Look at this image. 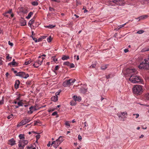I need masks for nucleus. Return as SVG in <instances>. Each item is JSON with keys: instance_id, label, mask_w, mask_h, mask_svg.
<instances>
[{"instance_id": "1", "label": "nucleus", "mask_w": 149, "mask_h": 149, "mask_svg": "<svg viewBox=\"0 0 149 149\" xmlns=\"http://www.w3.org/2000/svg\"><path fill=\"white\" fill-rule=\"evenodd\" d=\"M133 91L134 93L139 95L141 94L143 91V86L140 85H135L133 87Z\"/></svg>"}, {"instance_id": "2", "label": "nucleus", "mask_w": 149, "mask_h": 149, "mask_svg": "<svg viewBox=\"0 0 149 149\" xmlns=\"http://www.w3.org/2000/svg\"><path fill=\"white\" fill-rule=\"evenodd\" d=\"M130 77L129 80L131 82L133 83H136L140 82L141 80V78L138 76L133 75L132 74L130 76Z\"/></svg>"}, {"instance_id": "3", "label": "nucleus", "mask_w": 149, "mask_h": 149, "mask_svg": "<svg viewBox=\"0 0 149 149\" xmlns=\"http://www.w3.org/2000/svg\"><path fill=\"white\" fill-rule=\"evenodd\" d=\"M76 80L75 79H70L65 81L63 83V85L65 87H67L70 86L72 85L75 82Z\"/></svg>"}, {"instance_id": "4", "label": "nucleus", "mask_w": 149, "mask_h": 149, "mask_svg": "<svg viewBox=\"0 0 149 149\" xmlns=\"http://www.w3.org/2000/svg\"><path fill=\"white\" fill-rule=\"evenodd\" d=\"M29 143L28 140H20L19 142L18 146L20 149H23L25 146Z\"/></svg>"}, {"instance_id": "5", "label": "nucleus", "mask_w": 149, "mask_h": 149, "mask_svg": "<svg viewBox=\"0 0 149 149\" xmlns=\"http://www.w3.org/2000/svg\"><path fill=\"white\" fill-rule=\"evenodd\" d=\"M127 115V113L126 111L122 112L118 114L119 119L121 121L125 120Z\"/></svg>"}, {"instance_id": "6", "label": "nucleus", "mask_w": 149, "mask_h": 149, "mask_svg": "<svg viewBox=\"0 0 149 149\" xmlns=\"http://www.w3.org/2000/svg\"><path fill=\"white\" fill-rule=\"evenodd\" d=\"M16 75L24 79H26L29 76L28 74L26 73L25 72H19L17 73Z\"/></svg>"}, {"instance_id": "7", "label": "nucleus", "mask_w": 149, "mask_h": 149, "mask_svg": "<svg viewBox=\"0 0 149 149\" xmlns=\"http://www.w3.org/2000/svg\"><path fill=\"white\" fill-rule=\"evenodd\" d=\"M44 58H42L41 59H39L38 60H37L33 64V66L35 68H38L40 65H41Z\"/></svg>"}, {"instance_id": "8", "label": "nucleus", "mask_w": 149, "mask_h": 149, "mask_svg": "<svg viewBox=\"0 0 149 149\" xmlns=\"http://www.w3.org/2000/svg\"><path fill=\"white\" fill-rule=\"evenodd\" d=\"M148 66V64H147L145 61L144 63L142 62L140 63L138 67L140 69H149V68Z\"/></svg>"}, {"instance_id": "9", "label": "nucleus", "mask_w": 149, "mask_h": 149, "mask_svg": "<svg viewBox=\"0 0 149 149\" xmlns=\"http://www.w3.org/2000/svg\"><path fill=\"white\" fill-rule=\"evenodd\" d=\"M61 144L57 140L55 141H53L51 145H53V147L55 148H56L58 146Z\"/></svg>"}, {"instance_id": "10", "label": "nucleus", "mask_w": 149, "mask_h": 149, "mask_svg": "<svg viewBox=\"0 0 149 149\" xmlns=\"http://www.w3.org/2000/svg\"><path fill=\"white\" fill-rule=\"evenodd\" d=\"M113 2L116 4L117 5L121 6L123 4V0H114Z\"/></svg>"}, {"instance_id": "11", "label": "nucleus", "mask_w": 149, "mask_h": 149, "mask_svg": "<svg viewBox=\"0 0 149 149\" xmlns=\"http://www.w3.org/2000/svg\"><path fill=\"white\" fill-rule=\"evenodd\" d=\"M29 110L28 111V113L29 114H31L33 112L36 110V108L35 107L31 106V107L29 108Z\"/></svg>"}, {"instance_id": "12", "label": "nucleus", "mask_w": 149, "mask_h": 149, "mask_svg": "<svg viewBox=\"0 0 149 149\" xmlns=\"http://www.w3.org/2000/svg\"><path fill=\"white\" fill-rule=\"evenodd\" d=\"M60 92H57L56 93V95L53 96L51 98L52 100L54 102H56L58 100L57 95H59Z\"/></svg>"}, {"instance_id": "13", "label": "nucleus", "mask_w": 149, "mask_h": 149, "mask_svg": "<svg viewBox=\"0 0 149 149\" xmlns=\"http://www.w3.org/2000/svg\"><path fill=\"white\" fill-rule=\"evenodd\" d=\"M25 120H22L21 122L19 123L17 125V127H19L22 125H24L26 124V121H25Z\"/></svg>"}, {"instance_id": "14", "label": "nucleus", "mask_w": 149, "mask_h": 149, "mask_svg": "<svg viewBox=\"0 0 149 149\" xmlns=\"http://www.w3.org/2000/svg\"><path fill=\"white\" fill-rule=\"evenodd\" d=\"M72 98L75 101H80L81 100V97L79 96L77 97L76 96L74 95Z\"/></svg>"}, {"instance_id": "15", "label": "nucleus", "mask_w": 149, "mask_h": 149, "mask_svg": "<svg viewBox=\"0 0 149 149\" xmlns=\"http://www.w3.org/2000/svg\"><path fill=\"white\" fill-rule=\"evenodd\" d=\"M15 141L13 139H12L9 141L8 144L11 145L13 146L15 144Z\"/></svg>"}, {"instance_id": "16", "label": "nucleus", "mask_w": 149, "mask_h": 149, "mask_svg": "<svg viewBox=\"0 0 149 149\" xmlns=\"http://www.w3.org/2000/svg\"><path fill=\"white\" fill-rule=\"evenodd\" d=\"M148 17V16L147 15H143L140 16L137 19H139V21L140 20L145 19Z\"/></svg>"}, {"instance_id": "17", "label": "nucleus", "mask_w": 149, "mask_h": 149, "mask_svg": "<svg viewBox=\"0 0 149 149\" xmlns=\"http://www.w3.org/2000/svg\"><path fill=\"white\" fill-rule=\"evenodd\" d=\"M35 21L34 19H31L29 21L28 23V25L31 28H32V25L34 22Z\"/></svg>"}, {"instance_id": "18", "label": "nucleus", "mask_w": 149, "mask_h": 149, "mask_svg": "<svg viewBox=\"0 0 149 149\" xmlns=\"http://www.w3.org/2000/svg\"><path fill=\"white\" fill-rule=\"evenodd\" d=\"M20 83L19 80H17L15 81V86L16 88H17L19 87V86Z\"/></svg>"}, {"instance_id": "19", "label": "nucleus", "mask_w": 149, "mask_h": 149, "mask_svg": "<svg viewBox=\"0 0 149 149\" xmlns=\"http://www.w3.org/2000/svg\"><path fill=\"white\" fill-rule=\"evenodd\" d=\"M136 69H129L127 70V71L129 72V73L131 74L132 73H135L136 72Z\"/></svg>"}, {"instance_id": "20", "label": "nucleus", "mask_w": 149, "mask_h": 149, "mask_svg": "<svg viewBox=\"0 0 149 149\" xmlns=\"http://www.w3.org/2000/svg\"><path fill=\"white\" fill-rule=\"evenodd\" d=\"M8 64H11L13 66H16L17 65V63L15 61V59H13V61L9 63Z\"/></svg>"}, {"instance_id": "21", "label": "nucleus", "mask_w": 149, "mask_h": 149, "mask_svg": "<svg viewBox=\"0 0 149 149\" xmlns=\"http://www.w3.org/2000/svg\"><path fill=\"white\" fill-rule=\"evenodd\" d=\"M60 143H61L63 141V139L62 136H60L58 139H56Z\"/></svg>"}, {"instance_id": "22", "label": "nucleus", "mask_w": 149, "mask_h": 149, "mask_svg": "<svg viewBox=\"0 0 149 149\" xmlns=\"http://www.w3.org/2000/svg\"><path fill=\"white\" fill-rule=\"evenodd\" d=\"M70 122L68 121H66L65 122V126L66 127L68 128L70 127V125L69 123Z\"/></svg>"}, {"instance_id": "23", "label": "nucleus", "mask_w": 149, "mask_h": 149, "mask_svg": "<svg viewBox=\"0 0 149 149\" xmlns=\"http://www.w3.org/2000/svg\"><path fill=\"white\" fill-rule=\"evenodd\" d=\"M69 56L65 55H64L62 56V57L61 58V59L63 60H65L69 59Z\"/></svg>"}, {"instance_id": "24", "label": "nucleus", "mask_w": 149, "mask_h": 149, "mask_svg": "<svg viewBox=\"0 0 149 149\" xmlns=\"http://www.w3.org/2000/svg\"><path fill=\"white\" fill-rule=\"evenodd\" d=\"M19 137L20 140L24 139L25 137L24 135L23 134H20L19 135Z\"/></svg>"}, {"instance_id": "25", "label": "nucleus", "mask_w": 149, "mask_h": 149, "mask_svg": "<svg viewBox=\"0 0 149 149\" xmlns=\"http://www.w3.org/2000/svg\"><path fill=\"white\" fill-rule=\"evenodd\" d=\"M127 22L126 23L120 25L119 27H117V28H116L115 30L117 31L120 28L123 27L125 25L127 24Z\"/></svg>"}, {"instance_id": "26", "label": "nucleus", "mask_w": 149, "mask_h": 149, "mask_svg": "<svg viewBox=\"0 0 149 149\" xmlns=\"http://www.w3.org/2000/svg\"><path fill=\"white\" fill-rule=\"evenodd\" d=\"M80 91L81 93H84L87 91V90L84 88H82L80 89Z\"/></svg>"}, {"instance_id": "27", "label": "nucleus", "mask_w": 149, "mask_h": 149, "mask_svg": "<svg viewBox=\"0 0 149 149\" xmlns=\"http://www.w3.org/2000/svg\"><path fill=\"white\" fill-rule=\"evenodd\" d=\"M33 13L32 12H30L28 14V16L26 17V18L27 19H29L31 16L33 15Z\"/></svg>"}, {"instance_id": "28", "label": "nucleus", "mask_w": 149, "mask_h": 149, "mask_svg": "<svg viewBox=\"0 0 149 149\" xmlns=\"http://www.w3.org/2000/svg\"><path fill=\"white\" fill-rule=\"evenodd\" d=\"M32 62V61L31 59H30L29 60L27 61H26L25 62L24 64L25 65H27L30 63Z\"/></svg>"}, {"instance_id": "29", "label": "nucleus", "mask_w": 149, "mask_h": 149, "mask_svg": "<svg viewBox=\"0 0 149 149\" xmlns=\"http://www.w3.org/2000/svg\"><path fill=\"white\" fill-rule=\"evenodd\" d=\"M32 4L33 6H36L38 5V3L37 1H34L32 3Z\"/></svg>"}, {"instance_id": "30", "label": "nucleus", "mask_w": 149, "mask_h": 149, "mask_svg": "<svg viewBox=\"0 0 149 149\" xmlns=\"http://www.w3.org/2000/svg\"><path fill=\"white\" fill-rule=\"evenodd\" d=\"M144 32V31L143 30H140L137 31L136 33L137 34H141Z\"/></svg>"}, {"instance_id": "31", "label": "nucleus", "mask_w": 149, "mask_h": 149, "mask_svg": "<svg viewBox=\"0 0 149 149\" xmlns=\"http://www.w3.org/2000/svg\"><path fill=\"white\" fill-rule=\"evenodd\" d=\"M52 38L50 36L48 37L47 39V41L48 42H50L52 41Z\"/></svg>"}, {"instance_id": "32", "label": "nucleus", "mask_w": 149, "mask_h": 149, "mask_svg": "<svg viewBox=\"0 0 149 149\" xmlns=\"http://www.w3.org/2000/svg\"><path fill=\"white\" fill-rule=\"evenodd\" d=\"M55 26H53L52 25H49L48 26H45V27L46 28H48L49 29H51L52 28H53Z\"/></svg>"}, {"instance_id": "33", "label": "nucleus", "mask_w": 149, "mask_h": 149, "mask_svg": "<svg viewBox=\"0 0 149 149\" xmlns=\"http://www.w3.org/2000/svg\"><path fill=\"white\" fill-rule=\"evenodd\" d=\"M12 58V57L9 56V54H7L6 56V59L9 61H10Z\"/></svg>"}, {"instance_id": "34", "label": "nucleus", "mask_w": 149, "mask_h": 149, "mask_svg": "<svg viewBox=\"0 0 149 149\" xmlns=\"http://www.w3.org/2000/svg\"><path fill=\"white\" fill-rule=\"evenodd\" d=\"M76 104V101H72L70 102V105L72 106H74Z\"/></svg>"}, {"instance_id": "35", "label": "nucleus", "mask_w": 149, "mask_h": 149, "mask_svg": "<svg viewBox=\"0 0 149 149\" xmlns=\"http://www.w3.org/2000/svg\"><path fill=\"white\" fill-rule=\"evenodd\" d=\"M21 26H25L26 24V22L25 20H24L22 22H21Z\"/></svg>"}, {"instance_id": "36", "label": "nucleus", "mask_w": 149, "mask_h": 149, "mask_svg": "<svg viewBox=\"0 0 149 149\" xmlns=\"http://www.w3.org/2000/svg\"><path fill=\"white\" fill-rule=\"evenodd\" d=\"M63 65H67L68 66H69L70 65V63L69 62H65L63 63Z\"/></svg>"}, {"instance_id": "37", "label": "nucleus", "mask_w": 149, "mask_h": 149, "mask_svg": "<svg viewBox=\"0 0 149 149\" xmlns=\"http://www.w3.org/2000/svg\"><path fill=\"white\" fill-rule=\"evenodd\" d=\"M18 106H22L23 105V103L21 102H19L17 103Z\"/></svg>"}, {"instance_id": "38", "label": "nucleus", "mask_w": 149, "mask_h": 149, "mask_svg": "<svg viewBox=\"0 0 149 149\" xmlns=\"http://www.w3.org/2000/svg\"><path fill=\"white\" fill-rule=\"evenodd\" d=\"M13 114H11L7 116V118L8 119H10L13 118Z\"/></svg>"}, {"instance_id": "39", "label": "nucleus", "mask_w": 149, "mask_h": 149, "mask_svg": "<svg viewBox=\"0 0 149 149\" xmlns=\"http://www.w3.org/2000/svg\"><path fill=\"white\" fill-rule=\"evenodd\" d=\"M52 60L53 61H54L55 62H56L57 61V59L55 58V57H53L52 58Z\"/></svg>"}, {"instance_id": "40", "label": "nucleus", "mask_w": 149, "mask_h": 149, "mask_svg": "<svg viewBox=\"0 0 149 149\" xmlns=\"http://www.w3.org/2000/svg\"><path fill=\"white\" fill-rule=\"evenodd\" d=\"M4 103V100L3 97H2V99L0 100V105L3 104Z\"/></svg>"}, {"instance_id": "41", "label": "nucleus", "mask_w": 149, "mask_h": 149, "mask_svg": "<svg viewBox=\"0 0 149 149\" xmlns=\"http://www.w3.org/2000/svg\"><path fill=\"white\" fill-rule=\"evenodd\" d=\"M2 59H3V58L2 57H0V64L2 65L3 64V61Z\"/></svg>"}, {"instance_id": "42", "label": "nucleus", "mask_w": 149, "mask_h": 149, "mask_svg": "<svg viewBox=\"0 0 149 149\" xmlns=\"http://www.w3.org/2000/svg\"><path fill=\"white\" fill-rule=\"evenodd\" d=\"M40 135L39 134H38L36 136V138L37 140L36 141H37L40 138Z\"/></svg>"}, {"instance_id": "43", "label": "nucleus", "mask_w": 149, "mask_h": 149, "mask_svg": "<svg viewBox=\"0 0 149 149\" xmlns=\"http://www.w3.org/2000/svg\"><path fill=\"white\" fill-rule=\"evenodd\" d=\"M11 12H12V10H10L9 11H7V12L5 14H3V15L5 16L6 14V13L10 14L11 13Z\"/></svg>"}, {"instance_id": "44", "label": "nucleus", "mask_w": 149, "mask_h": 149, "mask_svg": "<svg viewBox=\"0 0 149 149\" xmlns=\"http://www.w3.org/2000/svg\"><path fill=\"white\" fill-rule=\"evenodd\" d=\"M71 68H73L74 67V65L73 63H70V65L69 66Z\"/></svg>"}, {"instance_id": "45", "label": "nucleus", "mask_w": 149, "mask_h": 149, "mask_svg": "<svg viewBox=\"0 0 149 149\" xmlns=\"http://www.w3.org/2000/svg\"><path fill=\"white\" fill-rule=\"evenodd\" d=\"M76 3L77 5H79L81 4V3L80 1L78 0H76Z\"/></svg>"}, {"instance_id": "46", "label": "nucleus", "mask_w": 149, "mask_h": 149, "mask_svg": "<svg viewBox=\"0 0 149 149\" xmlns=\"http://www.w3.org/2000/svg\"><path fill=\"white\" fill-rule=\"evenodd\" d=\"M32 38L33 39V40L35 41L36 42H39L40 41V40H38V41L37 39L35 38H33V37H32Z\"/></svg>"}, {"instance_id": "47", "label": "nucleus", "mask_w": 149, "mask_h": 149, "mask_svg": "<svg viewBox=\"0 0 149 149\" xmlns=\"http://www.w3.org/2000/svg\"><path fill=\"white\" fill-rule=\"evenodd\" d=\"M133 116H136V118H138L139 117V114L138 113H137V114H133Z\"/></svg>"}, {"instance_id": "48", "label": "nucleus", "mask_w": 149, "mask_h": 149, "mask_svg": "<svg viewBox=\"0 0 149 149\" xmlns=\"http://www.w3.org/2000/svg\"><path fill=\"white\" fill-rule=\"evenodd\" d=\"M8 44L11 46H13V44L12 42H10V41H9L8 42Z\"/></svg>"}, {"instance_id": "49", "label": "nucleus", "mask_w": 149, "mask_h": 149, "mask_svg": "<svg viewBox=\"0 0 149 149\" xmlns=\"http://www.w3.org/2000/svg\"><path fill=\"white\" fill-rule=\"evenodd\" d=\"M59 68V66L58 65H56L55 68L54 70H58Z\"/></svg>"}, {"instance_id": "50", "label": "nucleus", "mask_w": 149, "mask_h": 149, "mask_svg": "<svg viewBox=\"0 0 149 149\" xmlns=\"http://www.w3.org/2000/svg\"><path fill=\"white\" fill-rule=\"evenodd\" d=\"M54 110V109L53 108H51V109L48 110V111L49 112H52Z\"/></svg>"}, {"instance_id": "51", "label": "nucleus", "mask_w": 149, "mask_h": 149, "mask_svg": "<svg viewBox=\"0 0 149 149\" xmlns=\"http://www.w3.org/2000/svg\"><path fill=\"white\" fill-rule=\"evenodd\" d=\"M49 10L51 11H54V9L52 8L49 7Z\"/></svg>"}, {"instance_id": "52", "label": "nucleus", "mask_w": 149, "mask_h": 149, "mask_svg": "<svg viewBox=\"0 0 149 149\" xmlns=\"http://www.w3.org/2000/svg\"><path fill=\"white\" fill-rule=\"evenodd\" d=\"M57 112L55 111L53 112L52 113V116H55L56 115H57Z\"/></svg>"}, {"instance_id": "53", "label": "nucleus", "mask_w": 149, "mask_h": 149, "mask_svg": "<svg viewBox=\"0 0 149 149\" xmlns=\"http://www.w3.org/2000/svg\"><path fill=\"white\" fill-rule=\"evenodd\" d=\"M42 56H45V55H44V54H43V55H42L41 56H39L38 57V58L40 59H41L42 58H43Z\"/></svg>"}, {"instance_id": "54", "label": "nucleus", "mask_w": 149, "mask_h": 149, "mask_svg": "<svg viewBox=\"0 0 149 149\" xmlns=\"http://www.w3.org/2000/svg\"><path fill=\"white\" fill-rule=\"evenodd\" d=\"M78 139L79 140L81 141V140L82 137H81V136L80 135H78Z\"/></svg>"}, {"instance_id": "55", "label": "nucleus", "mask_w": 149, "mask_h": 149, "mask_svg": "<svg viewBox=\"0 0 149 149\" xmlns=\"http://www.w3.org/2000/svg\"><path fill=\"white\" fill-rule=\"evenodd\" d=\"M52 1H55L57 2H60V0H51Z\"/></svg>"}, {"instance_id": "56", "label": "nucleus", "mask_w": 149, "mask_h": 149, "mask_svg": "<svg viewBox=\"0 0 149 149\" xmlns=\"http://www.w3.org/2000/svg\"><path fill=\"white\" fill-rule=\"evenodd\" d=\"M129 50L128 49H126L124 50V52L125 53H127L128 52Z\"/></svg>"}, {"instance_id": "57", "label": "nucleus", "mask_w": 149, "mask_h": 149, "mask_svg": "<svg viewBox=\"0 0 149 149\" xmlns=\"http://www.w3.org/2000/svg\"><path fill=\"white\" fill-rule=\"evenodd\" d=\"M24 120H25V121L26 122V123L29 122L30 121V120H28L27 119H24Z\"/></svg>"}, {"instance_id": "58", "label": "nucleus", "mask_w": 149, "mask_h": 149, "mask_svg": "<svg viewBox=\"0 0 149 149\" xmlns=\"http://www.w3.org/2000/svg\"><path fill=\"white\" fill-rule=\"evenodd\" d=\"M144 137V135L143 134H141L139 137V138H143Z\"/></svg>"}, {"instance_id": "59", "label": "nucleus", "mask_w": 149, "mask_h": 149, "mask_svg": "<svg viewBox=\"0 0 149 149\" xmlns=\"http://www.w3.org/2000/svg\"><path fill=\"white\" fill-rule=\"evenodd\" d=\"M107 68V67H106V66H105L104 67H102L101 68V69H102L103 70H105V69H106V68Z\"/></svg>"}, {"instance_id": "60", "label": "nucleus", "mask_w": 149, "mask_h": 149, "mask_svg": "<svg viewBox=\"0 0 149 149\" xmlns=\"http://www.w3.org/2000/svg\"><path fill=\"white\" fill-rule=\"evenodd\" d=\"M50 145H51V144H50V142H49L47 144V146L48 147H49L50 146Z\"/></svg>"}, {"instance_id": "61", "label": "nucleus", "mask_w": 149, "mask_h": 149, "mask_svg": "<svg viewBox=\"0 0 149 149\" xmlns=\"http://www.w3.org/2000/svg\"><path fill=\"white\" fill-rule=\"evenodd\" d=\"M88 12V10L86 9H85L84 11V13H86Z\"/></svg>"}, {"instance_id": "62", "label": "nucleus", "mask_w": 149, "mask_h": 149, "mask_svg": "<svg viewBox=\"0 0 149 149\" xmlns=\"http://www.w3.org/2000/svg\"><path fill=\"white\" fill-rule=\"evenodd\" d=\"M79 56H77V57L76 59L77 60H79Z\"/></svg>"}, {"instance_id": "63", "label": "nucleus", "mask_w": 149, "mask_h": 149, "mask_svg": "<svg viewBox=\"0 0 149 149\" xmlns=\"http://www.w3.org/2000/svg\"><path fill=\"white\" fill-rule=\"evenodd\" d=\"M74 145L75 146H76L77 145V143L76 142V143H74Z\"/></svg>"}, {"instance_id": "64", "label": "nucleus", "mask_w": 149, "mask_h": 149, "mask_svg": "<svg viewBox=\"0 0 149 149\" xmlns=\"http://www.w3.org/2000/svg\"><path fill=\"white\" fill-rule=\"evenodd\" d=\"M75 120L74 119H73L72 120V123H75Z\"/></svg>"}]
</instances>
